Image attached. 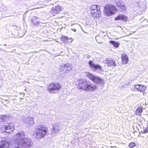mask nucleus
Returning a JSON list of instances; mask_svg holds the SVG:
<instances>
[{"label": "nucleus", "instance_id": "9", "mask_svg": "<svg viewBox=\"0 0 148 148\" xmlns=\"http://www.w3.org/2000/svg\"><path fill=\"white\" fill-rule=\"evenodd\" d=\"M97 88V86L94 84H90L87 83L85 91L92 92L96 90Z\"/></svg>", "mask_w": 148, "mask_h": 148}, {"label": "nucleus", "instance_id": "12", "mask_svg": "<svg viewBox=\"0 0 148 148\" xmlns=\"http://www.w3.org/2000/svg\"><path fill=\"white\" fill-rule=\"evenodd\" d=\"M61 10L60 7L58 6H56L55 8H52L50 11V13L53 14V16L59 13Z\"/></svg>", "mask_w": 148, "mask_h": 148}, {"label": "nucleus", "instance_id": "10", "mask_svg": "<svg viewBox=\"0 0 148 148\" xmlns=\"http://www.w3.org/2000/svg\"><path fill=\"white\" fill-rule=\"evenodd\" d=\"M88 64L90 67L95 70L97 69L101 70L102 69V67L99 65L95 64L94 62L92 60L89 61L88 62Z\"/></svg>", "mask_w": 148, "mask_h": 148}, {"label": "nucleus", "instance_id": "29", "mask_svg": "<svg viewBox=\"0 0 148 148\" xmlns=\"http://www.w3.org/2000/svg\"><path fill=\"white\" fill-rule=\"evenodd\" d=\"M90 57V56H89L87 57V58H89Z\"/></svg>", "mask_w": 148, "mask_h": 148}, {"label": "nucleus", "instance_id": "14", "mask_svg": "<svg viewBox=\"0 0 148 148\" xmlns=\"http://www.w3.org/2000/svg\"><path fill=\"white\" fill-rule=\"evenodd\" d=\"M105 62L108 66H116L115 61L112 58H108L105 60Z\"/></svg>", "mask_w": 148, "mask_h": 148}, {"label": "nucleus", "instance_id": "16", "mask_svg": "<svg viewBox=\"0 0 148 148\" xmlns=\"http://www.w3.org/2000/svg\"><path fill=\"white\" fill-rule=\"evenodd\" d=\"M7 129L8 132H11L14 131V124L11 123H8L6 124Z\"/></svg>", "mask_w": 148, "mask_h": 148}, {"label": "nucleus", "instance_id": "20", "mask_svg": "<svg viewBox=\"0 0 148 148\" xmlns=\"http://www.w3.org/2000/svg\"><path fill=\"white\" fill-rule=\"evenodd\" d=\"M1 144L0 145V148H4L6 145H9V143L4 140H1Z\"/></svg>", "mask_w": 148, "mask_h": 148}, {"label": "nucleus", "instance_id": "27", "mask_svg": "<svg viewBox=\"0 0 148 148\" xmlns=\"http://www.w3.org/2000/svg\"><path fill=\"white\" fill-rule=\"evenodd\" d=\"M7 117L5 116H3L2 117V119L3 120L6 119L7 118Z\"/></svg>", "mask_w": 148, "mask_h": 148}, {"label": "nucleus", "instance_id": "15", "mask_svg": "<svg viewBox=\"0 0 148 148\" xmlns=\"http://www.w3.org/2000/svg\"><path fill=\"white\" fill-rule=\"evenodd\" d=\"M62 41L65 43H71L72 40L71 38H69L68 37L65 36H62L60 38Z\"/></svg>", "mask_w": 148, "mask_h": 148}, {"label": "nucleus", "instance_id": "28", "mask_svg": "<svg viewBox=\"0 0 148 148\" xmlns=\"http://www.w3.org/2000/svg\"><path fill=\"white\" fill-rule=\"evenodd\" d=\"M12 26L15 27L16 28L18 27V26L16 25H12Z\"/></svg>", "mask_w": 148, "mask_h": 148}, {"label": "nucleus", "instance_id": "6", "mask_svg": "<svg viewBox=\"0 0 148 148\" xmlns=\"http://www.w3.org/2000/svg\"><path fill=\"white\" fill-rule=\"evenodd\" d=\"M86 76L96 84H104V81L103 79L100 78L99 76L94 75L91 73L89 72L87 73Z\"/></svg>", "mask_w": 148, "mask_h": 148}, {"label": "nucleus", "instance_id": "3", "mask_svg": "<svg viewBox=\"0 0 148 148\" xmlns=\"http://www.w3.org/2000/svg\"><path fill=\"white\" fill-rule=\"evenodd\" d=\"M117 11L116 7L112 4H106L104 8V14L107 16H111Z\"/></svg>", "mask_w": 148, "mask_h": 148}, {"label": "nucleus", "instance_id": "18", "mask_svg": "<svg viewBox=\"0 0 148 148\" xmlns=\"http://www.w3.org/2000/svg\"><path fill=\"white\" fill-rule=\"evenodd\" d=\"M143 106H140L138 107L135 112L136 115L140 116L141 114L143 111Z\"/></svg>", "mask_w": 148, "mask_h": 148}, {"label": "nucleus", "instance_id": "17", "mask_svg": "<svg viewBox=\"0 0 148 148\" xmlns=\"http://www.w3.org/2000/svg\"><path fill=\"white\" fill-rule=\"evenodd\" d=\"M121 58L123 63L127 64L128 61V58L127 55L125 53H123L121 55Z\"/></svg>", "mask_w": 148, "mask_h": 148}, {"label": "nucleus", "instance_id": "24", "mask_svg": "<svg viewBox=\"0 0 148 148\" xmlns=\"http://www.w3.org/2000/svg\"><path fill=\"white\" fill-rule=\"evenodd\" d=\"M95 38L97 41V42L99 43L101 42V40H102V38H101L99 35H98L96 36Z\"/></svg>", "mask_w": 148, "mask_h": 148}, {"label": "nucleus", "instance_id": "5", "mask_svg": "<svg viewBox=\"0 0 148 148\" xmlns=\"http://www.w3.org/2000/svg\"><path fill=\"white\" fill-rule=\"evenodd\" d=\"M62 88L61 85L58 82H51L47 85V90L49 93H56Z\"/></svg>", "mask_w": 148, "mask_h": 148}, {"label": "nucleus", "instance_id": "7", "mask_svg": "<svg viewBox=\"0 0 148 148\" xmlns=\"http://www.w3.org/2000/svg\"><path fill=\"white\" fill-rule=\"evenodd\" d=\"M88 83L87 80L85 79H79L77 81L76 85L77 89L79 90H85Z\"/></svg>", "mask_w": 148, "mask_h": 148}, {"label": "nucleus", "instance_id": "13", "mask_svg": "<svg viewBox=\"0 0 148 148\" xmlns=\"http://www.w3.org/2000/svg\"><path fill=\"white\" fill-rule=\"evenodd\" d=\"M134 88L138 91L142 92L146 90V86L141 84H136L134 85Z\"/></svg>", "mask_w": 148, "mask_h": 148}, {"label": "nucleus", "instance_id": "11", "mask_svg": "<svg viewBox=\"0 0 148 148\" xmlns=\"http://www.w3.org/2000/svg\"><path fill=\"white\" fill-rule=\"evenodd\" d=\"M114 20L115 21L121 20L125 22L128 21V17L123 14H119L116 16Z\"/></svg>", "mask_w": 148, "mask_h": 148}, {"label": "nucleus", "instance_id": "21", "mask_svg": "<svg viewBox=\"0 0 148 148\" xmlns=\"http://www.w3.org/2000/svg\"><path fill=\"white\" fill-rule=\"evenodd\" d=\"M110 43L114 47L116 48H118L119 45V42H115V41L113 40H110Z\"/></svg>", "mask_w": 148, "mask_h": 148}, {"label": "nucleus", "instance_id": "1", "mask_svg": "<svg viewBox=\"0 0 148 148\" xmlns=\"http://www.w3.org/2000/svg\"><path fill=\"white\" fill-rule=\"evenodd\" d=\"M25 134L23 131L17 133L14 136L15 148H30L32 146L29 140L25 141Z\"/></svg>", "mask_w": 148, "mask_h": 148}, {"label": "nucleus", "instance_id": "25", "mask_svg": "<svg viewBox=\"0 0 148 148\" xmlns=\"http://www.w3.org/2000/svg\"><path fill=\"white\" fill-rule=\"evenodd\" d=\"M135 143L133 142L130 143L129 145V147L131 148L134 147L135 146Z\"/></svg>", "mask_w": 148, "mask_h": 148}, {"label": "nucleus", "instance_id": "2", "mask_svg": "<svg viewBox=\"0 0 148 148\" xmlns=\"http://www.w3.org/2000/svg\"><path fill=\"white\" fill-rule=\"evenodd\" d=\"M48 132V128L43 125H38L35 129L34 135L36 138L40 139L44 138Z\"/></svg>", "mask_w": 148, "mask_h": 148}, {"label": "nucleus", "instance_id": "22", "mask_svg": "<svg viewBox=\"0 0 148 148\" xmlns=\"http://www.w3.org/2000/svg\"><path fill=\"white\" fill-rule=\"evenodd\" d=\"M27 124L30 126L32 125L34 123V119L33 118H30L29 119L27 122Z\"/></svg>", "mask_w": 148, "mask_h": 148}, {"label": "nucleus", "instance_id": "8", "mask_svg": "<svg viewBox=\"0 0 148 148\" xmlns=\"http://www.w3.org/2000/svg\"><path fill=\"white\" fill-rule=\"evenodd\" d=\"M72 66L71 64L69 63L65 64L60 66V71H64L65 73L68 72L72 69Z\"/></svg>", "mask_w": 148, "mask_h": 148}, {"label": "nucleus", "instance_id": "19", "mask_svg": "<svg viewBox=\"0 0 148 148\" xmlns=\"http://www.w3.org/2000/svg\"><path fill=\"white\" fill-rule=\"evenodd\" d=\"M0 130L1 132L3 133L4 132H7L9 133H10V132H8V131L6 125L2 126L1 127Z\"/></svg>", "mask_w": 148, "mask_h": 148}, {"label": "nucleus", "instance_id": "4", "mask_svg": "<svg viewBox=\"0 0 148 148\" xmlns=\"http://www.w3.org/2000/svg\"><path fill=\"white\" fill-rule=\"evenodd\" d=\"M90 10L91 16L94 18H99L101 16V12L99 6L97 5H92Z\"/></svg>", "mask_w": 148, "mask_h": 148}, {"label": "nucleus", "instance_id": "26", "mask_svg": "<svg viewBox=\"0 0 148 148\" xmlns=\"http://www.w3.org/2000/svg\"><path fill=\"white\" fill-rule=\"evenodd\" d=\"M142 133H146L148 132V125L147 127L144 129L143 131L141 132Z\"/></svg>", "mask_w": 148, "mask_h": 148}, {"label": "nucleus", "instance_id": "23", "mask_svg": "<svg viewBox=\"0 0 148 148\" xmlns=\"http://www.w3.org/2000/svg\"><path fill=\"white\" fill-rule=\"evenodd\" d=\"M117 6L119 7L120 10L121 11H124L126 10V8L125 5H119L117 4Z\"/></svg>", "mask_w": 148, "mask_h": 148}]
</instances>
